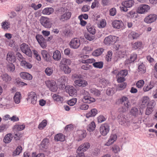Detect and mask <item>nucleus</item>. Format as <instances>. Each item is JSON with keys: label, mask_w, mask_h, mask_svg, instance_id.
I'll return each instance as SVG.
<instances>
[{"label": "nucleus", "mask_w": 157, "mask_h": 157, "mask_svg": "<svg viewBox=\"0 0 157 157\" xmlns=\"http://www.w3.org/2000/svg\"><path fill=\"white\" fill-rule=\"evenodd\" d=\"M90 146V144L88 142L82 144L77 150V154L75 157H85L83 152L87 150Z\"/></svg>", "instance_id": "obj_1"}, {"label": "nucleus", "mask_w": 157, "mask_h": 157, "mask_svg": "<svg viewBox=\"0 0 157 157\" xmlns=\"http://www.w3.org/2000/svg\"><path fill=\"white\" fill-rule=\"evenodd\" d=\"M118 121L120 124L124 127H128L130 125V122L128 118L123 114H120L117 117Z\"/></svg>", "instance_id": "obj_2"}, {"label": "nucleus", "mask_w": 157, "mask_h": 157, "mask_svg": "<svg viewBox=\"0 0 157 157\" xmlns=\"http://www.w3.org/2000/svg\"><path fill=\"white\" fill-rule=\"evenodd\" d=\"M119 101L120 104L122 105V112H124L127 111L130 106V104L128 98L126 97L123 96L119 100Z\"/></svg>", "instance_id": "obj_3"}, {"label": "nucleus", "mask_w": 157, "mask_h": 157, "mask_svg": "<svg viewBox=\"0 0 157 157\" xmlns=\"http://www.w3.org/2000/svg\"><path fill=\"white\" fill-rule=\"evenodd\" d=\"M21 51L29 57L32 56V52L29 45L27 44L22 43L20 46Z\"/></svg>", "instance_id": "obj_4"}, {"label": "nucleus", "mask_w": 157, "mask_h": 157, "mask_svg": "<svg viewBox=\"0 0 157 157\" xmlns=\"http://www.w3.org/2000/svg\"><path fill=\"white\" fill-rule=\"evenodd\" d=\"M134 3V1L133 0H129L123 2L122 3V6H120L121 9L122 11L126 12L128 10V8L132 6Z\"/></svg>", "instance_id": "obj_5"}, {"label": "nucleus", "mask_w": 157, "mask_h": 157, "mask_svg": "<svg viewBox=\"0 0 157 157\" xmlns=\"http://www.w3.org/2000/svg\"><path fill=\"white\" fill-rule=\"evenodd\" d=\"M118 38V37L116 36L109 35L105 38L104 43L107 45H112L116 42Z\"/></svg>", "instance_id": "obj_6"}, {"label": "nucleus", "mask_w": 157, "mask_h": 157, "mask_svg": "<svg viewBox=\"0 0 157 157\" xmlns=\"http://www.w3.org/2000/svg\"><path fill=\"white\" fill-rule=\"evenodd\" d=\"M75 77L78 78L75 81V84L78 86L84 87L87 85V81L85 80L81 79V77L80 75H75Z\"/></svg>", "instance_id": "obj_7"}, {"label": "nucleus", "mask_w": 157, "mask_h": 157, "mask_svg": "<svg viewBox=\"0 0 157 157\" xmlns=\"http://www.w3.org/2000/svg\"><path fill=\"white\" fill-rule=\"evenodd\" d=\"M69 44L71 48L74 49H77L81 44L80 40L77 38H73L71 40Z\"/></svg>", "instance_id": "obj_8"}, {"label": "nucleus", "mask_w": 157, "mask_h": 157, "mask_svg": "<svg viewBox=\"0 0 157 157\" xmlns=\"http://www.w3.org/2000/svg\"><path fill=\"white\" fill-rule=\"evenodd\" d=\"M40 21L42 25L45 28H50L52 26V23L49 18L41 17L40 19Z\"/></svg>", "instance_id": "obj_9"}, {"label": "nucleus", "mask_w": 157, "mask_h": 157, "mask_svg": "<svg viewBox=\"0 0 157 157\" xmlns=\"http://www.w3.org/2000/svg\"><path fill=\"white\" fill-rule=\"evenodd\" d=\"M109 124L105 123L102 124L100 128V132L103 136H105L109 131Z\"/></svg>", "instance_id": "obj_10"}, {"label": "nucleus", "mask_w": 157, "mask_h": 157, "mask_svg": "<svg viewBox=\"0 0 157 157\" xmlns=\"http://www.w3.org/2000/svg\"><path fill=\"white\" fill-rule=\"evenodd\" d=\"M36 38L40 46L43 48L47 47V43L46 40L41 35L37 34L36 36Z\"/></svg>", "instance_id": "obj_11"}, {"label": "nucleus", "mask_w": 157, "mask_h": 157, "mask_svg": "<svg viewBox=\"0 0 157 157\" xmlns=\"http://www.w3.org/2000/svg\"><path fill=\"white\" fill-rule=\"evenodd\" d=\"M45 82L47 86L52 91L55 92L57 91V87L55 81L49 80L46 81Z\"/></svg>", "instance_id": "obj_12"}, {"label": "nucleus", "mask_w": 157, "mask_h": 157, "mask_svg": "<svg viewBox=\"0 0 157 157\" xmlns=\"http://www.w3.org/2000/svg\"><path fill=\"white\" fill-rule=\"evenodd\" d=\"M157 19V15L156 14H151L144 18V21L147 24H151L155 22Z\"/></svg>", "instance_id": "obj_13"}, {"label": "nucleus", "mask_w": 157, "mask_h": 157, "mask_svg": "<svg viewBox=\"0 0 157 157\" xmlns=\"http://www.w3.org/2000/svg\"><path fill=\"white\" fill-rule=\"evenodd\" d=\"M37 98V95L35 92L31 91L29 93L27 99L28 100H30L32 104L33 105L36 104Z\"/></svg>", "instance_id": "obj_14"}, {"label": "nucleus", "mask_w": 157, "mask_h": 157, "mask_svg": "<svg viewBox=\"0 0 157 157\" xmlns=\"http://www.w3.org/2000/svg\"><path fill=\"white\" fill-rule=\"evenodd\" d=\"M66 91L71 96H74L77 95L76 90L73 86H67L66 87Z\"/></svg>", "instance_id": "obj_15"}, {"label": "nucleus", "mask_w": 157, "mask_h": 157, "mask_svg": "<svg viewBox=\"0 0 157 157\" xmlns=\"http://www.w3.org/2000/svg\"><path fill=\"white\" fill-rule=\"evenodd\" d=\"M137 58V55L135 53H133L131 54L130 58L127 59L125 61V64L128 65L131 63H134Z\"/></svg>", "instance_id": "obj_16"}, {"label": "nucleus", "mask_w": 157, "mask_h": 157, "mask_svg": "<svg viewBox=\"0 0 157 157\" xmlns=\"http://www.w3.org/2000/svg\"><path fill=\"white\" fill-rule=\"evenodd\" d=\"M150 9L149 6L147 5H143L138 7L137 12L139 13L142 14L145 12H147Z\"/></svg>", "instance_id": "obj_17"}, {"label": "nucleus", "mask_w": 157, "mask_h": 157, "mask_svg": "<svg viewBox=\"0 0 157 157\" xmlns=\"http://www.w3.org/2000/svg\"><path fill=\"white\" fill-rule=\"evenodd\" d=\"M155 86V83L153 81H150L147 85H145L143 90L144 92L148 91L152 89Z\"/></svg>", "instance_id": "obj_18"}, {"label": "nucleus", "mask_w": 157, "mask_h": 157, "mask_svg": "<svg viewBox=\"0 0 157 157\" xmlns=\"http://www.w3.org/2000/svg\"><path fill=\"white\" fill-rule=\"evenodd\" d=\"M113 26L114 28L119 29L122 27L123 24L121 20H115L113 21L112 23Z\"/></svg>", "instance_id": "obj_19"}, {"label": "nucleus", "mask_w": 157, "mask_h": 157, "mask_svg": "<svg viewBox=\"0 0 157 157\" xmlns=\"http://www.w3.org/2000/svg\"><path fill=\"white\" fill-rule=\"evenodd\" d=\"M21 77L23 79L30 80L32 79L33 76L32 75L26 72H21L20 74Z\"/></svg>", "instance_id": "obj_20"}, {"label": "nucleus", "mask_w": 157, "mask_h": 157, "mask_svg": "<svg viewBox=\"0 0 157 157\" xmlns=\"http://www.w3.org/2000/svg\"><path fill=\"white\" fill-rule=\"evenodd\" d=\"M71 13L70 12H66L59 17L60 21H64L69 19L71 17Z\"/></svg>", "instance_id": "obj_21"}, {"label": "nucleus", "mask_w": 157, "mask_h": 157, "mask_svg": "<svg viewBox=\"0 0 157 157\" xmlns=\"http://www.w3.org/2000/svg\"><path fill=\"white\" fill-rule=\"evenodd\" d=\"M41 53L42 56L45 61L47 62L50 61L51 57L49 54L45 50L41 51Z\"/></svg>", "instance_id": "obj_22"}, {"label": "nucleus", "mask_w": 157, "mask_h": 157, "mask_svg": "<svg viewBox=\"0 0 157 157\" xmlns=\"http://www.w3.org/2000/svg\"><path fill=\"white\" fill-rule=\"evenodd\" d=\"M6 59L8 61L13 62H15L16 60L13 53L11 52H8L6 57Z\"/></svg>", "instance_id": "obj_23"}, {"label": "nucleus", "mask_w": 157, "mask_h": 157, "mask_svg": "<svg viewBox=\"0 0 157 157\" xmlns=\"http://www.w3.org/2000/svg\"><path fill=\"white\" fill-rule=\"evenodd\" d=\"M117 136L116 134L111 135L108 141L105 144V145L109 146L113 144L117 139Z\"/></svg>", "instance_id": "obj_24"}, {"label": "nucleus", "mask_w": 157, "mask_h": 157, "mask_svg": "<svg viewBox=\"0 0 157 157\" xmlns=\"http://www.w3.org/2000/svg\"><path fill=\"white\" fill-rule=\"evenodd\" d=\"M78 136L79 140H81L84 138L86 136V131L85 130H79L77 131Z\"/></svg>", "instance_id": "obj_25"}, {"label": "nucleus", "mask_w": 157, "mask_h": 157, "mask_svg": "<svg viewBox=\"0 0 157 157\" xmlns=\"http://www.w3.org/2000/svg\"><path fill=\"white\" fill-rule=\"evenodd\" d=\"M82 101L85 103H90L95 101V99L89 96H84L83 98L82 99Z\"/></svg>", "instance_id": "obj_26"}, {"label": "nucleus", "mask_w": 157, "mask_h": 157, "mask_svg": "<svg viewBox=\"0 0 157 157\" xmlns=\"http://www.w3.org/2000/svg\"><path fill=\"white\" fill-rule=\"evenodd\" d=\"M49 143V139L46 138H45L43 139L40 143V147L43 148L47 149Z\"/></svg>", "instance_id": "obj_27"}, {"label": "nucleus", "mask_w": 157, "mask_h": 157, "mask_svg": "<svg viewBox=\"0 0 157 157\" xmlns=\"http://www.w3.org/2000/svg\"><path fill=\"white\" fill-rule=\"evenodd\" d=\"M54 11V9L52 7H47L44 8L42 11V13L43 14L49 15Z\"/></svg>", "instance_id": "obj_28"}, {"label": "nucleus", "mask_w": 157, "mask_h": 157, "mask_svg": "<svg viewBox=\"0 0 157 157\" xmlns=\"http://www.w3.org/2000/svg\"><path fill=\"white\" fill-rule=\"evenodd\" d=\"M21 98V94L19 92H17L15 93L14 97V101L15 103L18 104L20 102V100Z\"/></svg>", "instance_id": "obj_29"}, {"label": "nucleus", "mask_w": 157, "mask_h": 157, "mask_svg": "<svg viewBox=\"0 0 157 157\" xmlns=\"http://www.w3.org/2000/svg\"><path fill=\"white\" fill-rule=\"evenodd\" d=\"M2 80L7 83H9L12 79L11 77L7 73H4L1 75Z\"/></svg>", "instance_id": "obj_30"}, {"label": "nucleus", "mask_w": 157, "mask_h": 157, "mask_svg": "<svg viewBox=\"0 0 157 157\" xmlns=\"http://www.w3.org/2000/svg\"><path fill=\"white\" fill-rule=\"evenodd\" d=\"M97 110L96 109L94 108L91 109L90 112L86 114V117L88 118L94 117L97 114Z\"/></svg>", "instance_id": "obj_31"}, {"label": "nucleus", "mask_w": 157, "mask_h": 157, "mask_svg": "<svg viewBox=\"0 0 157 157\" xmlns=\"http://www.w3.org/2000/svg\"><path fill=\"white\" fill-rule=\"evenodd\" d=\"M55 141H63L65 140L64 136L61 133H59L56 135L54 137Z\"/></svg>", "instance_id": "obj_32"}, {"label": "nucleus", "mask_w": 157, "mask_h": 157, "mask_svg": "<svg viewBox=\"0 0 157 157\" xmlns=\"http://www.w3.org/2000/svg\"><path fill=\"white\" fill-rule=\"evenodd\" d=\"M21 65L23 67L26 69H30L32 67V65L30 63L27 62L25 60L21 61Z\"/></svg>", "instance_id": "obj_33"}, {"label": "nucleus", "mask_w": 157, "mask_h": 157, "mask_svg": "<svg viewBox=\"0 0 157 157\" xmlns=\"http://www.w3.org/2000/svg\"><path fill=\"white\" fill-rule=\"evenodd\" d=\"M61 57V55L59 51L56 50L54 52L53 58L55 60L58 61L60 60Z\"/></svg>", "instance_id": "obj_34"}, {"label": "nucleus", "mask_w": 157, "mask_h": 157, "mask_svg": "<svg viewBox=\"0 0 157 157\" xmlns=\"http://www.w3.org/2000/svg\"><path fill=\"white\" fill-rule=\"evenodd\" d=\"M142 43L141 41H137L132 44V48L133 49H140L142 47Z\"/></svg>", "instance_id": "obj_35"}, {"label": "nucleus", "mask_w": 157, "mask_h": 157, "mask_svg": "<svg viewBox=\"0 0 157 157\" xmlns=\"http://www.w3.org/2000/svg\"><path fill=\"white\" fill-rule=\"evenodd\" d=\"M12 138V135L11 134H8L4 138L3 141L6 144L9 143L11 141Z\"/></svg>", "instance_id": "obj_36"}, {"label": "nucleus", "mask_w": 157, "mask_h": 157, "mask_svg": "<svg viewBox=\"0 0 157 157\" xmlns=\"http://www.w3.org/2000/svg\"><path fill=\"white\" fill-rule=\"evenodd\" d=\"M86 29L88 32L90 34L94 35L95 33V29L94 27L90 23L87 24Z\"/></svg>", "instance_id": "obj_37"}, {"label": "nucleus", "mask_w": 157, "mask_h": 157, "mask_svg": "<svg viewBox=\"0 0 157 157\" xmlns=\"http://www.w3.org/2000/svg\"><path fill=\"white\" fill-rule=\"evenodd\" d=\"M96 125L94 121L91 122L87 126V130L89 132L93 131L95 129Z\"/></svg>", "instance_id": "obj_38"}, {"label": "nucleus", "mask_w": 157, "mask_h": 157, "mask_svg": "<svg viewBox=\"0 0 157 157\" xmlns=\"http://www.w3.org/2000/svg\"><path fill=\"white\" fill-rule=\"evenodd\" d=\"M138 71L141 73H144L146 71V68L143 63H139L138 66Z\"/></svg>", "instance_id": "obj_39"}, {"label": "nucleus", "mask_w": 157, "mask_h": 157, "mask_svg": "<svg viewBox=\"0 0 157 157\" xmlns=\"http://www.w3.org/2000/svg\"><path fill=\"white\" fill-rule=\"evenodd\" d=\"M104 49L103 48H100L95 50L92 53L94 56H98L101 55L103 53Z\"/></svg>", "instance_id": "obj_40"}, {"label": "nucleus", "mask_w": 157, "mask_h": 157, "mask_svg": "<svg viewBox=\"0 0 157 157\" xmlns=\"http://www.w3.org/2000/svg\"><path fill=\"white\" fill-rule=\"evenodd\" d=\"M14 128L13 129L14 132H18L23 130L25 128V126L23 124H17L14 126Z\"/></svg>", "instance_id": "obj_41"}, {"label": "nucleus", "mask_w": 157, "mask_h": 157, "mask_svg": "<svg viewBox=\"0 0 157 157\" xmlns=\"http://www.w3.org/2000/svg\"><path fill=\"white\" fill-rule=\"evenodd\" d=\"M7 70L9 72H13L15 70V67L12 63H8L6 66Z\"/></svg>", "instance_id": "obj_42"}, {"label": "nucleus", "mask_w": 157, "mask_h": 157, "mask_svg": "<svg viewBox=\"0 0 157 157\" xmlns=\"http://www.w3.org/2000/svg\"><path fill=\"white\" fill-rule=\"evenodd\" d=\"M103 63L102 61L95 62L93 64V66L99 69H101L103 67Z\"/></svg>", "instance_id": "obj_43"}, {"label": "nucleus", "mask_w": 157, "mask_h": 157, "mask_svg": "<svg viewBox=\"0 0 157 157\" xmlns=\"http://www.w3.org/2000/svg\"><path fill=\"white\" fill-rule=\"evenodd\" d=\"M130 113L131 114L135 117H137L139 114V112L137 108L135 107H132L130 111Z\"/></svg>", "instance_id": "obj_44"}, {"label": "nucleus", "mask_w": 157, "mask_h": 157, "mask_svg": "<svg viewBox=\"0 0 157 157\" xmlns=\"http://www.w3.org/2000/svg\"><path fill=\"white\" fill-rule=\"evenodd\" d=\"M90 91L91 94L96 96H98L100 94V91L95 88L91 89Z\"/></svg>", "instance_id": "obj_45"}, {"label": "nucleus", "mask_w": 157, "mask_h": 157, "mask_svg": "<svg viewBox=\"0 0 157 157\" xmlns=\"http://www.w3.org/2000/svg\"><path fill=\"white\" fill-rule=\"evenodd\" d=\"M22 150V147L21 146H18L16 148L15 151L13 152V156H15L16 155H19Z\"/></svg>", "instance_id": "obj_46"}, {"label": "nucleus", "mask_w": 157, "mask_h": 157, "mask_svg": "<svg viewBox=\"0 0 157 157\" xmlns=\"http://www.w3.org/2000/svg\"><path fill=\"white\" fill-rule=\"evenodd\" d=\"M128 71L126 70H123L119 72L117 74V76H121L124 78L128 74Z\"/></svg>", "instance_id": "obj_47"}, {"label": "nucleus", "mask_w": 157, "mask_h": 157, "mask_svg": "<svg viewBox=\"0 0 157 157\" xmlns=\"http://www.w3.org/2000/svg\"><path fill=\"white\" fill-rule=\"evenodd\" d=\"M117 86V90H120L124 89L127 86V83L126 82L122 83H119Z\"/></svg>", "instance_id": "obj_48"}, {"label": "nucleus", "mask_w": 157, "mask_h": 157, "mask_svg": "<svg viewBox=\"0 0 157 157\" xmlns=\"http://www.w3.org/2000/svg\"><path fill=\"white\" fill-rule=\"evenodd\" d=\"M98 81L99 84H101L104 86H105L107 83V81L104 78L102 77H99L98 79Z\"/></svg>", "instance_id": "obj_49"}, {"label": "nucleus", "mask_w": 157, "mask_h": 157, "mask_svg": "<svg viewBox=\"0 0 157 157\" xmlns=\"http://www.w3.org/2000/svg\"><path fill=\"white\" fill-rule=\"evenodd\" d=\"M47 121L45 120H43L38 125V128L39 129H42L47 125Z\"/></svg>", "instance_id": "obj_50"}, {"label": "nucleus", "mask_w": 157, "mask_h": 157, "mask_svg": "<svg viewBox=\"0 0 157 157\" xmlns=\"http://www.w3.org/2000/svg\"><path fill=\"white\" fill-rule=\"evenodd\" d=\"M53 71V68L50 67H47L45 70V72L48 76H50Z\"/></svg>", "instance_id": "obj_51"}, {"label": "nucleus", "mask_w": 157, "mask_h": 157, "mask_svg": "<svg viewBox=\"0 0 157 157\" xmlns=\"http://www.w3.org/2000/svg\"><path fill=\"white\" fill-rule=\"evenodd\" d=\"M112 57V52L109 51L105 57L106 60L108 62L110 61Z\"/></svg>", "instance_id": "obj_52"}, {"label": "nucleus", "mask_w": 157, "mask_h": 157, "mask_svg": "<svg viewBox=\"0 0 157 157\" xmlns=\"http://www.w3.org/2000/svg\"><path fill=\"white\" fill-rule=\"evenodd\" d=\"M84 36L85 38L89 41H92L95 38V36L90 35L88 33H85Z\"/></svg>", "instance_id": "obj_53"}, {"label": "nucleus", "mask_w": 157, "mask_h": 157, "mask_svg": "<svg viewBox=\"0 0 157 157\" xmlns=\"http://www.w3.org/2000/svg\"><path fill=\"white\" fill-rule=\"evenodd\" d=\"M63 33L65 37L70 36L72 35L71 30L68 29H66L63 31Z\"/></svg>", "instance_id": "obj_54"}, {"label": "nucleus", "mask_w": 157, "mask_h": 157, "mask_svg": "<svg viewBox=\"0 0 157 157\" xmlns=\"http://www.w3.org/2000/svg\"><path fill=\"white\" fill-rule=\"evenodd\" d=\"M149 101V98L147 96H144L142 98V105H145L148 104Z\"/></svg>", "instance_id": "obj_55"}, {"label": "nucleus", "mask_w": 157, "mask_h": 157, "mask_svg": "<svg viewBox=\"0 0 157 157\" xmlns=\"http://www.w3.org/2000/svg\"><path fill=\"white\" fill-rule=\"evenodd\" d=\"M53 98L54 100H56L57 101L62 102L63 101V98L60 96L54 94L53 96Z\"/></svg>", "instance_id": "obj_56"}, {"label": "nucleus", "mask_w": 157, "mask_h": 157, "mask_svg": "<svg viewBox=\"0 0 157 157\" xmlns=\"http://www.w3.org/2000/svg\"><path fill=\"white\" fill-rule=\"evenodd\" d=\"M61 63L62 64L65 65H70L71 63V61L65 58H63L61 60Z\"/></svg>", "instance_id": "obj_57"}, {"label": "nucleus", "mask_w": 157, "mask_h": 157, "mask_svg": "<svg viewBox=\"0 0 157 157\" xmlns=\"http://www.w3.org/2000/svg\"><path fill=\"white\" fill-rule=\"evenodd\" d=\"M144 83V82L143 80H140L136 83V86L138 88H141Z\"/></svg>", "instance_id": "obj_58"}, {"label": "nucleus", "mask_w": 157, "mask_h": 157, "mask_svg": "<svg viewBox=\"0 0 157 157\" xmlns=\"http://www.w3.org/2000/svg\"><path fill=\"white\" fill-rule=\"evenodd\" d=\"M77 100L76 98H73L68 101V104L70 106H73L75 104Z\"/></svg>", "instance_id": "obj_59"}, {"label": "nucleus", "mask_w": 157, "mask_h": 157, "mask_svg": "<svg viewBox=\"0 0 157 157\" xmlns=\"http://www.w3.org/2000/svg\"><path fill=\"white\" fill-rule=\"evenodd\" d=\"M153 110V108L147 106L146 109L145 114L146 115H149L151 113Z\"/></svg>", "instance_id": "obj_60"}, {"label": "nucleus", "mask_w": 157, "mask_h": 157, "mask_svg": "<svg viewBox=\"0 0 157 157\" xmlns=\"http://www.w3.org/2000/svg\"><path fill=\"white\" fill-rule=\"evenodd\" d=\"M9 126L8 124H2L0 126V132L2 131L5 129H6L9 127Z\"/></svg>", "instance_id": "obj_61"}, {"label": "nucleus", "mask_w": 157, "mask_h": 157, "mask_svg": "<svg viewBox=\"0 0 157 157\" xmlns=\"http://www.w3.org/2000/svg\"><path fill=\"white\" fill-rule=\"evenodd\" d=\"M63 70L65 73L66 74H69L71 71V69L67 65L64 66Z\"/></svg>", "instance_id": "obj_62"}, {"label": "nucleus", "mask_w": 157, "mask_h": 157, "mask_svg": "<svg viewBox=\"0 0 157 157\" xmlns=\"http://www.w3.org/2000/svg\"><path fill=\"white\" fill-rule=\"evenodd\" d=\"M16 56L18 59L21 62V61H24L25 59L23 57L22 55L19 52H17L16 54Z\"/></svg>", "instance_id": "obj_63"}, {"label": "nucleus", "mask_w": 157, "mask_h": 157, "mask_svg": "<svg viewBox=\"0 0 157 157\" xmlns=\"http://www.w3.org/2000/svg\"><path fill=\"white\" fill-rule=\"evenodd\" d=\"M113 88H108L106 91V94L108 95H112L114 93Z\"/></svg>", "instance_id": "obj_64"}]
</instances>
